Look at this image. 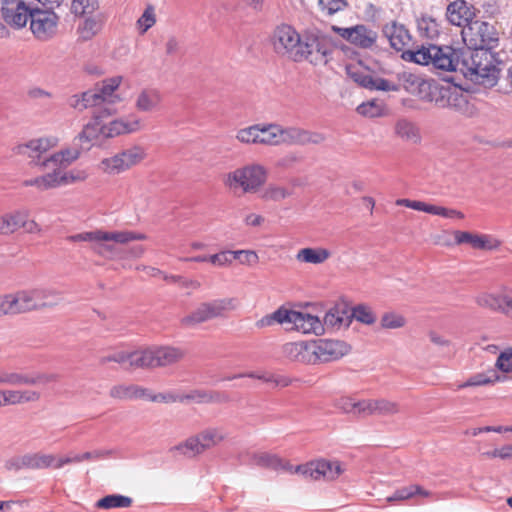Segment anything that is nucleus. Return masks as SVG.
Masks as SVG:
<instances>
[{
    "instance_id": "obj_27",
    "label": "nucleus",
    "mask_w": 512,
    "mask_h": 512,
    "mask_svg": "<svg viewBox=\"0 0 512 512\" xmlns=\"http://www.w3.org/2000/svg\"><path fill=\"white\" fill-rule=\"evenodd\" d=\"M41 395L35 390L0 389V408L36 402Z\"/></svg>"
},
{
    "instance_id": "obj_26",
    "label": "nucleus",
    "mask_w": 512,
    "mask_h": 512,
    "mask_svg": "<svg viewBox=\"0 0 512 512\" xmlns=\"http://www.w3.org/2000/svg\"><path fill=\"white\" fill-rule=\"evenodd\" d=\"M121 82V76L111 77L105 79L100 84H97L94 89L90 90L91 94H95L97 97L95 98L96 107L118 102L120 98L115 94V91L118 89Z\"/></svg>"
},
{
    "instance_id": "obj_30",
    "label": "nucleus",
    "mask_w": 512,
    "mask_h": 512,
    "mask_svg": "<svg viewBox=\"0 0 512 512\" xmlns=\"http://www.w3.org/2000/svg\"><path fill=\"white\" fill-rule=\"evenodd\" d=\"M446 86L436 81L422 80L418 85V93L421 100L433 103L437 107L443 106Z\"/></svg>"
},
{
    "instance_id": "obj_53",
    "label": "nucleus",
    "mask_w": 512,
    "mask_h": 512,
    "mask_svg": "<svg viewBox=\"0 0 512 512\" xmlns=\"http://www.w3.org/2000/svg\"><path fill=\"white\" fill-rule=\"evenodd\" d=\"M102 29V23L95 17L86 18L83 24L78 28L80 38L83 40H89L100 32Z\"/></svg>"
},
{
    "instance_id": "obj_10",
    "label": "nucleus",
    "mask_w": 512,
    "mask_h": 512,
    "mask_svg": "<svg viewBox=\"0 0 512 512\" xmlns=\"http://www.w3.org/2000/svg\"><path fill=\"white\" fill-rule=\"evenodd\" d=\"M183 357L184 352L180 348L159 346L140 351V356H136L135 361L140 368H155L172 365Z\"/></svg>"
},
{
    "instance_id": "obj_15",
    "label": "nucleus",
    "mask_w": 512,
    "mask_h": 512,
    "mask_svg": "<svg viewBox=\"0 0 512 512\" xmlns=\"http://www.w3.org/2000/svg\"><path fill=\"white\" fill-rule=\"evenodd\" d=\"M56 144L57 139L54 137H41L16 145L13 152L16 155L29 158L31 165L41 168V162L46 158L44 154L55 147Z\"/></svg>"
},
{
    "instance_id": "obj_9",
    "label": "nucleus",
    "mask_w": 512,
    "mask_h": 512,
    "mask_svg": "<svg viewBox=\"0 0 512 512\" xmlns=\"http://www.w3.org/2000/svg\"><path fill=\"white\" fill-rule=\"evenodd\" d=\"M145 155V150L135 145L102 159L98 168L105 174L118 175L139 164Z\"/></svg>"
},
{
    "instance_id": "obj_25",
    "label": "nucleus",
    "mask_w": 512,
    "mask_h": 512,
    "mask_svg": "<svg viewBox=\"0 0 512 512\" xmlns=\"http://www.w3.org/2000/svg\"><path fill=\"white\" fill-rule=\"evenodd\" d=\"M30 10L22 0H2V17L15 28H22L30 18Z\"/></svg>"
},
{
    "instance_id": "obj_32",
    "label": "nucleus",
    "mask_w": 512,
    "mask_h": 512,
    "mask_svg": "<svg viewBox=\"0 0 512 512\" xmlns=\"http://www.w3.org/2000/svg\"><path fill=\"white\" fill-rule=\"evenodd\" d=\"M211 319L225 317L227 313L239 308L240 302L235 297L214 299L202 303Z\"/></svg>"
},
{
    "instance_id": "obj_54",
    "label": "nucleus",
    "mask_w": 512,
    "mask_h": 512,
    "mask_svg": "<svg viewBox=\"0 0 512 512\" xmlns=\"http://www.w3.org/2000/svg\"><path fill=\"white\" fill-rule=\"evenodd\" d=\"M211 320L208 312L206 311L204 305L201 303L195 310H193L190 314L183 317L181 323L183 326L190 327L194 326L206 321Z\"/></svg>"
},
{
    "instance_id": "obj_43",
    "label": "nucleus",
    "mask_w": 512,
    "mask_h": 512,
    "mask_svg": "<svg viewBox=\"0 0 512 512\" xmlns=\"http://www.w3.org/2000/svg\"><path fill=\"white\" fill-rule=\"evenodd\" d=\"M199 442L204 452L222 442L226 435L222 429L216 427H210L202 430L197 434Z\"/></svg>"
},
{
    "instance_id": "obj_37",
    "label": "nucleus",
    "mask_w": 512,
    "mask_h": 512,
    "mask_svg": "<svg viewBox=\"0 0 512 512\" xmlns=\"http://www.w3.org/2000/svg\"><path fill=\"white\" fill-rule=\"evenodd\" d=\"M148 389L138 385H115L109 391L110 397L118 400L144 399Z\"/></svg>"
},
{
    "instance_id": "obj_21",
    "label": "nucleus",
    "mask_w": 512,
    "mask_h": 512,
    "mask_svg": "<svg viewBox=\"0 0 512 512\" xmlns=\"http://www.w3.org/2000/svg\"><path fill=\"white\" fill-rule=\"evenodd\" d=\"M286 323L292 324L294 329L304 334L320 335L324 332L322 321L306 312L286 309Z\"/></svg>"
},
{
    "instance_id": "obj_45",
    "label": "nucleus",
    "mask_w": 512,
    "mask_h": 512,
    "mask_svg": "<svg viewBox=\"0 0 512 512\" xmlns=\"http://www.w3.org/2000/svg\"><path fill=\"white\" fill-rule=\"evenodd\" d=\"M136 356H140V351H135L131 353L120 351L108 356H102L99 359V362L102 365H105L108 362H116L123 365L128 364V366L131 368H140L138 364H136Z\"/></svg>"
},
{
    "instance_id": "obj_1",
    "label": "nucleus",
    "mask_w": 512,
    "mask_h": 512,
    "mask_svg": "<svg viewBox=\"0 0 512 512\" xmlns=\"http://www.w3.org/2000/svg\"><path fill=\"white\" fill-rule=\"evenodd\" d=\"M249 464L272 470H285L290 473L301 474L305 478L319 480L321 478L331 481L343 473L344 469L338 461L317 460L296 467L284 463L277 455L267 452L246 453Z\"/></svg>"
},
{
    "instance_id": "obj_38",
    "label": "nucleus",
    "mask_w": 512,
    "mask_h": 512,
    "mask_svg": "<svg viewBox=\"0 0 512 512\" xmlns=\"http://www.w3.org/2000/svg\"><path fill=\"white\" fill-rule=\"evenodd\" d=\"M331 257V252L326 248H302L295 258L300 263H308L319 265L327 261Z\"/></svg>"
},
{
    "instance_id": "obj_6",
    "label": "nucleus",
    "mask_w": 512,
    "mask_h": 512,
    "mask_svg": "<svg viewBox=\"0 0 512 512\" xmlns=\"http://www.w3.org/2000/svg\"><path fill=\"white\" fill-rule=\"evenodd\" d=\"M333 51L330 37L316 32H306L300 42L299 58L295 62L308 61L313 65H324Z\"/></svg>"
},
{
    "instance_id": "obj_49",
    "label": "nucleus",
    "mask_w": 512,
    "mask_h": 512,
    "mask_svg": "<svg viewBox=\"0 0 512 512\" xmlns=\"http://www.w3.org/2000/svg\"><path fill=\"white\" fill-rule=\"evenodd\" d=\"M291 194L292 192L285 186L271 183L261 191L260 198L264 201L279 202L288 198Z\"/></svg>"
},
{
    "instance_id": "obj_20",
    "label": "nucleus",
    "mask_w": 512,
    "mask_h": 512,
    "mask_svg": "<svg viewBox=\"0 0 512 512\" xmlns=\"http://www.w3.org/2000/svg\"><path fill=\"white\" fill-rule=\"evenodd\" d=\"M455 245L467 244L477 250H496L501 246V241L490 234L471 233L455 230L452 232Z\"/></svg>"
},
{
    "instance_id": "obj_36",
    "label": "nucleus",
    "mask_w": 512,
    "mask_h": 512,
    "mask_svg": "<svg viewBox=\"0 0 512 512\" xmlns=\"http://www.w3.org/2000/svg\"><path fill=\"white\" fill-rule=\"evenodd\" d=\"M35 295L38 310L55 307L63 300L62 291L53 287H35Z\"/></svg>"
},
{
    "instance_id": "obj_60",
    "label": "nucleus",
    "mask_w": 512,
    "mask_h": 512,
    "mask_svg": "<svg viewBox=\"0 0 512 512\" xmlns=\"http://www.w3.org/2000/svg\"><path fill=\"white\" fill-rule=\"evenodd\" d=\"M56 380H57L56 374L38 373L34 376H30V375L22 373L21 385L47 384L50 382H54Z\"/></svg>"
},
{
    "instance_id": "obj_58",
    "label": "nucleus",
    "mask_w": 512,
    "mask_h": 512,
    "mask_svg": "<svg viewBox=\"0 0 512 512\" xmlns=\"http://www.w3.org/2000/svg\"><path fill=\"white\" fill-rule=\"evenodd\" d=\"M424 212L432 215L442 216L444 218H464V214L461 211L428 203H426Z\"/></svg>"
},
{
    "instance_id": "obj_63",
    "label": "nucleus",
    "mask_w": 512,
    "mask_h": 512,
    "mask_svg": "<svg viewBox=\"0 0 512 512\" xmlns=\"http://www.w3.org/2000/svg\"><path fill=\"white\" fill-rule=\"evenodd\" d=\"M156 22L154 8L152 6H148L143 12L142 16L138 19L137 25L140 29L141 33H145L149 28H151Z\"/></svg>"
},
{
    "instance_id": "obj_17",
    "label": "nucleus",
    "mask_w": 512,
    "mask_h": 512,
    "mask_svg": "<svg viewBox=\"0 0 512 512\" xmlns=\"http://www.w3.org/2000/svg\"><path fill=\"white\" fill-rule=\"evenodd\" d=\"M29 16L30 29L37 39L47 40L56 33L58 18L55 13L35 9Z\"/></svg>"
},
{
    "instance_id": "obj_50",
    "label": "nucleus",
    "mask_w": 512,
    "mask_h": 512,
    "mask_svg": "<svg viewBox=\"0 0 512 512\" xmlns=\"http://www.w3.org/2000/svg\"><path fill=\"white\" fill-rule=\"evenodd\" d=\"M54 176L57 187H59L61 185L84 181L87 178V173L82 170L63 172L62 169L54 167Z\"/></svg>"
},
{
    "instance_id": "obj_62",
    "label": "nucleus",
    "mask_w": 512,
    "mask_h": 512,
    "mask_svg": "<svg viewBox=\"0 0 512 512\" xmlns=\"http://www.w3.org/2000/svg\"><path fill=\"white\" fill-rule=\"evenodd\" d=\"M98 6L97 0H73L72 10L75 14H91Z\"/></svg>"
},
{
    "instance_id": "obj_13",
    "label": "nucleus",
    "mask_w": 512,
    "mask_h": 512,
    "mask_svg": "<svg viewBox=\"0 0 512 512\" xmlns=\"http://www.w3.org/2000/svg\"><path fill=\"white\" fill-rule=\"evenodd\" d=\"M305 349L314 357V362L336 361L350 351L349 345L343 341L319 339L305 346Z\"/></svg>"
},
{
    "instance_id": "obj_29",
    "label": "nucleus",
    "mask_w": 512,
    "mask_h": 512,
    "mask_svg": "<svg viewBox=\"0 0 512 512\" xmlns=\"http://www.w3.org/2000/svg\"><path fill=\"white\" fill-rule=\"evenodd\" d=\"M162 101L163 95L159 89L147 87L136 95L134 106L139 112L152 113L160 109Z\"/></svg>"
},
{
    "instance_id": "obj_19",
    "label": "nucleus",
    "mask_w": 512,
    "mask_h": 512,
    "mask_svg": "<svg viewBox=\"0 0 512 512\" xmlns=\"http://www.w3.org/2000/svg\"><path fill=\"white\" fill-rule=\"evenodd\" d=\"M83 150H86L85 147L74 138L71 146L46 157L41 162V169H65L80 157Z\"/></svg>"
},
{
    "instance_id": "obj_28",
    "label": "nucleus",
    "mask_w": 512,
    "mask_h": 512,
    "mask_svg": "<svg viewBox=\"0 0 512 512\" xmlns=\"http://www.w3.org/2000/svg\"><path fill=\"white\" fill-rule=\"evenodd\" d=\"M230 401L229 396L220 391L196 389L180 395V402H193L196 404H222Z\"/></svg>"
},
{
    "instance_id": "obj_35",
    "label": "nucleus",
    "mask_w": 512,
    "mask_h": 512,
    "mask_svg": "<svg viewBox=\"0 0 512 512\" xmlns=\"http://www.w3.org/2000/svg\"><path fill=\"white\" fill-rule=\"evenodd\" d=\"M480 305L499 311L512 318V294L503 293L500 295H485L478 300Z\"/></svg>"
},
{
    "instance_id": "obj_24",
    "label": "nucleus",
    "mask_w": 512,
    "mask_h": 512,
    "mask_svg": "<svg viewBox=\"0 0 512 512\" xmlns=\"http://www.w3.org/2000/svg\"><path fill=\"white\" fill-rule=\"evenodd\" d=\"M142 120L136 115H129L104 122V139L136 133L143 129Z\"/></svg>"
},
{
    "instance_id": "obj_55",
    "label": "nucleus",
    "mask_w": 512,
    "mask_h": 512,
    "mask_svg": "<svg viewBox=\"0 0 512 512\" xmlns=\"http://www.w3.org/2000/svg\"><path fill=\"white\" fill-rule=\"evenodd\" d=\"M350 316L351 320L354 318L357 321L366 325H371L376 321V316L373 313L372 309L364 304H359L353 307Z\"/></svg>"
},
{
    "instance_id": "obj_52",
    "label": "nucleus",
    "mask_w": 512,
    "mask_h": 512,
    "mask_svg": "<svg viewBox=\"0 0 512 512\" xmlns=\"http://www.w3.org/2000/svg\"><path fill=\"white\" fill-rule=\"evenodd\" d=\"M95 94H91L90 90L83 92L81 95H73L69 98V106L78 110L83 111L89 107H96L95 105Z\"/></svg>"
},
{
    "instance_id": "obj_33",
    "label": "nucleus",
    "mask_w": 512,
    "mask_h": 512,
    "mask_svg": "<svg viewBox=\"0 0 512 512\" xmlns=\"http://www.w3.org/2000/svg\"><path fill=\"white\" fill-rule=\"evenodd\" d=\"M383 34L388 39L391 47L396 51H402L410 42L408 30L396 22L386 24L383 27Z\"/></svg>"
},
{
    "instance_id": "obj_11",
    "label": "nucleus",
    "mask_w": 512,
    "mask_h": 512,
    "mask_svg": "<svg viewBox=\"0 0 512 512\" xmlns=\"http://www.w3.org/2000/svg\"><path fill=\"white\" fill-rule=\"evenodd\" d=\"M302 36L290 25L278 26L271 37L274 51L281 56L295 61L299 58V47Z\"/></svg>"
},
{
    "instance_id": "obj_46",
    "label": "nucleus",
    "mask_w": 512,
    "mask_h": 512,
    "mask_svg": "<svg viewBox=\"0 0 512 512\" xmlns=\"http://www.w3.org/2000/svg\"><path fill=\"white\" fill-rule=\"evenodd\" d=\"M417 29L422 37L435 39L440 33V25L436 19L423 15L417 20Z\"/></svg>"
},
{
    "instance_id": "obj_8",
    "label": "nucleus",
    "mask_w": 512,
    "mask_h": 512,
    "mask_svg": "<svg viewBox=\"0 0 512 512\" xmlns=\"http://www.w3.org/2000/svg\"><path fill=\"white\" fill-rule=\"evenodd\" d=\"M39 311L35 287L0 294V318Z\"/></svg>"
},
{
    "instance_id": "obj_56",
    "label": "nucleus",
    "mask_w": 512,
    "mask_h": 512,
    "mask_svg": "<svg viewBox=\"0 0 512 512\" xmlns=\"http://www.w3.org/2000/svg\"><path fill=\"white\" fill-rule=\"evenodd\" d=\"M405 324V317L396 312H385L380 320L383 329H399L404 327Z\"/></svg>"
},
{
    "instance_id": "obj_64",
    "label": "nucleus",
    "mask_w": 512,
    "mask_h": 512,
    "mask_svg": "<svg viewBox=\"0 0 512 512\" xmlns=\"http://www.w3.org/2000/svg\"><path fill=\"white\" fill-rule=\"evenodd\" d=\"M22 373L10 372L4 369H0V385H21Z\"/></svg>"
},
{
    "instance_id": "obj_5",
    "label": "nucleus",
    "mask_w": 512,
    "mask_h": 512,
    "mask_svg": "<svg viewBox=\"0 0 512 512\" xmlns=\"http://www.w3.org/2000/svg\"><path fill=\"white\" fill-rule=\"evenodd\" d=\"M266 168L257 163L248 164L228 172L223 177V184L229 190L242 193H256L267 180Z\"/></svg>"
},
{
    "instance_id": "obj_41",
    "label": "nucleus",
    "mask_w": 512,
    "mask_h": 512,
    "mask_svg": "<svg viewBox=\"0 0 512 512\" xmlns=\"http://www.w3.org/2000/svg\"><path fill=\"white\" fill-rule=\"evenodd\" d=\"M431 493L419 485L413 484L397 489L391 496L386 498L388 503H396L412 499L416 496L429 497Z\"/></svg>"
},
{
    "instance_id": "obj_39",
    "label": "nucleus",
    "mask_w": 512,
    "mask_h": 512,
    "mask_svg": "<svg viewBox=\"0 0 512 512\" xmlns=\"http://www.w3.org/2000/svg\"><path fill=\"white\" fill-rule=\"evenodd\" d=\"M323 327L327 326L334 329L347 328L351 324L350 313L339 307L330 309L324 316Z\"/></svg>"
},
{
    "instance_id": "obj_31",
    "label": "nucleus",
    "mask_w": 512,
    "mask_h": 512,
    "mask_svg": "<svg viewBox=\"0 0 512 512\" xmlns=\"http://www.w3.org/2000/svg\"><path fill=\"white\" fill-rule=\"evenodd\" d=\"M447 20L456 26H466L473 22V12L464 0H457L450 3L446 12Z\"/></svg>"
},
{
    "instance_id": "obj_18",
    "label": "nucleus",
    "mask_w": 512,
    "mask_h": 512,
    "mask_svg": "<svg viewBox=\"0 0 512 512\" xmlns=\"http://www.w3.org/2000/svg\"><path fill=\"white\" fill-rule=\"evenodd\" d=\"M114 109L105 107L103 110L96 112L92 119L84 125L82 131L76 136V141L81 143L86 150H89L94 141L100 137L104 138V122L103 117L111 115Z\"/></svg>"
},
{
    "instance_id": "obj_4",
    "label": "nucleus",
    "mask_w": 512,
    "mask_h": 512,
    "mask_svg": "<svg viewBox=\"0 0 512 512\" xmlns=\"http://www.w3.org/2000/svg\"><path fill=\"white\" fill-rule=\"evenodd\" d=\"M492 50H470L463 56V65L471 78L484 86L496 85L499 77V69L494 65Z\"/></svg>"
},
{
    "instance_id": "obj_7",
    "label": "nucleus",
    "mask_w": 512,
    "mask_h": 512,
    "mask_svg": "<svg viewBox=\"0 0 512 512\" xmlns=\"http://www.w3.org/2000/svg\"><path fill=\"white\" fill-rule=\"evenodd\" d=\"M461 35L469 50H493L499 42V33L496 28L492 24L480 20H475L464 26Z\"/></svg>"
},
{
    "instance_id": "obj_12",
    "label": "nucleus",
    "mask_w": 512,
    "mask_h": 512,
    "mask_svg": "<svg viewBox=\"0 0 512 512\" xmlns=\"http://www.w3.org/2000/svg\"><path fill=\"white\" fill-rule=\"evenodd\" d=\"M235 138L246 145L277 146L276 123L254 124L241 128Z\"/></svg>"
},
{
    "instance_id": "obj_23",
    "label": "nucleus",
    "mask_w": 512,
    "mask_h": 512,
    "mask_svg": "<svg viewBox=\"0 0 512 512\" xmlns=\"http://www.w3.org/2000/svg\"><path fill=\"white\" fill-rule=\"evenodd\" d=\"M347 74L354 82L369 90L387 92L398 90V86L395 83L381 77H375L369 72L361 70L357 67H347Z\"/></svg>"
},
{
    "instance_id": "obj_42",
    "label": "nucleus",
    "mask_w": 512,
    "mask_h": 512,
    "mask_svg": "<svg viewBox=\"0 0 512 512\" xmlns=\"http://www.w3.org/2000/svg\"><path fill=\"white\" fill-rule=\"evenodd\" d=\"M502 380L503 378L497 373V371L491 369L486 372L472 375L466 382L460 384L458 389L493 384Z\"/></svg>"
},
{
    "instance_id": "obj_22",
    "label": "nucleus",
    "mask_w": 512,
    "mask_h": 512,
    "mask_svg": "<svg viewBox=\"0 0 512 512\" xmlns=\"http://www.w3.org/2000/svg\"><path fill=\"white\" fill-rule=\"evenodd\" d=\"M334 30L337 31L343 39L362 49L372 48L378 38L376 31L364 25H356L349 28L334 27Z\"/></svg>"
},
{
    "instance_id": "obj_14",
    "label": "nucleus",
    "mask_w": 512,
    "mask_h": 512,
    "mask_svg": "<svg viewBox=\"0 0 512 512\" xmlns=\"http://www.w3.org/2000/svg\"><path fill=\"white\" fill-rule=\"evenodd\" d=\"M276 141L280 145L320 144L325 140L323 134L312 132L299 127H283L276 124Z\"/></svg>"
},
{
    "instance_id": "obj_2",
    "label": "nucleus",
    "mask_w": 512,
    "mask_h": 512,
    "mask_svg": "<svg viewBox=\"0 0 512 512\" xmlns=\"http://www.w3.org/2000/svg\"><path fill=\"white\" fill-rule=\"evenodd\" d=\"M143 233L134 231H103L93 230L68 236L71 242H89L92 250L100 256L116 254L115 244L125 245L131 241L145 240Z\"/></svg>"
},
{
    "instance_id": "obj_59",
    "label": "nucleus",
    "mask_w": 512,
    "mask_h": 512,
    "mask_svg": "<svg viewBox=\"0 0 512 512\" xmlns=\"http://www.w3.org/2000/svg\"><path fill=\"white\" fill-rule=\"evenodd\" d=\"M374 414L392 415L399 412V405L396 402L386 399H373Z\"/></svg>"
},
{
    "instance_id": "obj_48",
    "label": "nucleus",
    "mask_w": 512,
    "mask_h": 512,
    "mask_svg": "<svg viewBox=\"0 0 512 512\" xmlns=\"http://www.w3.org/2000/svg\"><path fill=\"white\" fill-rule=\"evenodd\" d=\"M172 451L178 452L188 458L195 457L204 452L197 435L189 437L184 442L174 446Z\"/></svg>"
},
{
    "instance_id": "obj_34",
    "label": "nucleus",
    "mask_w": 512,
    "mask_h": 512,
    "mask_svg": "<svg viewBox=\"0 0 512 512\" xmlns=\"http://www.w3.org/2000/svg\"><path fill=\"white\" fill-rule=\"evenodd\" d=\"M395 135L403 141L419 143L421 140L420 129L417 124L405 117L398 118L394 124Z\"/></svg>"
},
{
    "instance_id": "obj_57",
    "label": "nucleus",
    "mask_w": 512,
    "mask_h": 512,
    "mask_svg": "<svg viewBox=\"0 0 512 512\" xmlns=\"http://www.w3.org/2000/svg\"><path fill=\"white\" fill-rule=\"evenodd\" d=\"M275 323L284 324L286 323V309L279 308L273 313L266 315L259 319L255 326L257 328H265L274 325Z\"/></svg>"
},
{
    "instance_id": "obj_3",
    "label": "nucleus",
    "mask_w": 512,
    "mask_h": 512,
    "mask_svg": "<svg viewBox=\"0 0 512 512\" xmlns=\"http://www.w3.org/2000/svg\"><path fill=\"white\" fill-rule=\"evenodd\" d=\"M402 57L406 61L420 65H432L443 71H455L458 65V56L450 46H421L417 50L404 51Z\"/></svg>"
},
{
    "instance_id": "obj_61",
    "label": "nucleus",
    "mask_w": 512,
    "mask_h": 512,
    "mask_svg": "<svg viewBox=\"0 0 512 512\" xmlns=\"http://www.w3.org/2000/svg\"><path fill=\"white\" fill-rule=\"evenodd\" d=\"M495 367L503 372H512V347H507L497 357Z\"/></svg>"
},
{
    "instance_id": "obj_47",
    "label": "nucleus",
    "mask_w": 512,
    "mask_h": 512,
    "mask_svg": "<svg viewBox=\"0 0 512 512\" xmlns=\"http://www.w3.org/2000/svg\"><path fill=\"white\" fill-rule=\"evenodd\" d=\"M131 505L130 497L119 494L107 495L96 502V507L100 509L128 508Z\"/></svg>"
},
{
    "instance_id": "obj_44",
    "label": "nucleus",
    "mask_w": 512,
    "mask_h": 512,
    "mask_svg": "<svg viewBox=\"0 0 512 512\" xmlns=\"http://www.w3.org/2000/svg\"><path fill=\"white\" fill-rule=\"evenodd\" d=\"M445 91L446 93L443 99V106H441L440 108L448 107L458 112H464L468 106L466 97L462 93L458 92L456 89H452L447 86Z\"/></svg>"
},
{
    "instance_id": "obj_51",
    "label": "nucleus",
    "mask_w": 512,
    "mask_h": 512,
    "mask_svg": "<svg viewBox=\"0 0 512 512\" xmlns=\"http://www.w3.org/2000/svg\"><path fill=\"white\" fill-rule=\"evenodd\" d=\"M23 185L26 187L33 186L41 191L56 188L57 183L54 176V170H51V172L42 176L24 180Z\"/></svg>"
},
{
    "instance_id": "obj_40",
    "label": "nucleus",
    "mask_w": 512,
    "mask_h": 512,
    "mask_svg": "<svg viewBox=\"0 0 512 512\" xmlns=\"http://www.w3.org/2000/svg\"><path fill=\"white\" fill-rule=\"evenodd\" d=\"M25 218V210H16L0 216V235H10L16 232Z\"/></svg>"
},
{
    "instance_id": "obj_16",
    "label": "nucleus",
    "mask_w": 512,
    "mask_h": 512,
    "mask_svg": "<svg viewBox=\"0 0 512 512\" xmlns=\"http://www.w3.org/2000/svg\"><path fill=\"white\" fill-rule=\"evenodd\" d=\"M54 454L35 452L26 453L21 456H16L9 459L6 462V468L9 470H21V469H48L53 468Z\"/></svg>"
}]
</instances>
